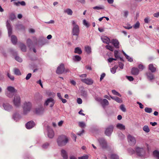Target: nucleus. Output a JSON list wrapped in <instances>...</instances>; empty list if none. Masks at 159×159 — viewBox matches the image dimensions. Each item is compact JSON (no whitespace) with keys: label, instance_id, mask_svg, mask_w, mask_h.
<instances>
[{"label":"nucleus","instance_id":"bf43d9fd","mask_svg":"<svg viewBox=\"0 0 159 159\" xmlns=\"http://www.w3.org/2000/svg\"><path fill=\"white\" fill-rule=\"evenodd\" d=\"M83 112V110L82 109L80 110L79 111V114L80 115H83V116H84L85 114L82 113Z\"/></svg>","mask_w":159,"mask_h":159},{"label":"nucleus","instance_id":"8fccbe9b","mask_svg":"<svg viewBox=\"0 0 159 159\" xmlns=\"http://www.w3.org/2000/svg\"><path fill=\"white\" fill-rule=\"evenodd\" d=\"M125 57L128 59V61L130 62H132L133 61V59L128 56H127H127Z\"/></svg>","mask_w":159,"mask_h":159},{"label":"nucleus","instance_id":"338daca9","mask_svg":"<svg viewBox=\"0 0 159 159\" xmlns=\"http://www.w3.org/2000/svg\"><path fill=\"white\" fill-rule=\"evenodd\" d=\"M72 137L74 138V140H75V141H76V135L74 134H72Z\"/></svg>","mask_w":159,"mask_h":159},{"label":"nucleus","instance_id":"4be33fe9","mask_svg":"<svg viewBox=\"0 0 159 159\" xmlns=\"http://www.w3.org/2000/svg\"><path fill=\"white\" fill-rule=\"evenodd\" d=\"M7 89L9 92L11 93H13L16 91V90H15L13 87L11 86L8 87Z\"/></svg>","mask_w":159,"mask_h":159},{"label":"nucleus","instance_id":"c85d7f7f","mask_svg":"<svg viewBox=\"0 0 159 159\" xmlns=\"http://www.w3.org/2000/svg\"><path fill=\"white\" fill-rule=\"evenodd\" d=\"M143 129L144 131L147 133L149 132L150 131V129L148 127L147 125L144 126L143 127Z\"/></svg>","mask_w":159,"mask_h":159},{"label":"nucleus","instance_id":"5fc2aeb1","mask_svg":"<svg viewBox=\"0 0 159 159\" xmlns=\"http://www.w3.org/2000/svg\"><path fill=\"white\" fill-rule=\"evenodd\" d=\"M116 60V59H114V58H110L108 59V61L110 62H111L112 61H113V60L115 61Z\"/></svg>","mask_w":159,"mask_h":159},{"label":"nucleus","instance_id":"774afa93","mask_svg":"<svg viewBox=\"0 0 159 159\" xmlns=\"http://www.w3.org/2000/svg\"><path fill=\"white\" fill-rule=\"evenodd\" d=\"M63 121H62V120L61 121L58 123V125L59 126H61L63 124Z\"/></svg>","mask_w":159,"mask_h":159},{"label":"nucleus","instance_id":"9b49d317","mask_svg":"<svg viewBox=\"0 0 159 159\" xmlns=\"http://www.w3.org/2000/svg\"><path fill=\"white\" fill-rule=\"evenodd\" d=\"M143 150V149L142 148H137L136 149L135 151L133 150V151L130 150V152L131 154H133L136 152L137 154L139 155H140V153Z\"/></svg>","mask_w":159,"mask_h":159},{"label":"nucleus","instance_id":"680f3d73","mask_svg":"<svg viewBox=\"0 0 159 159\" xmlns=\"http://www.w3.org/2000/svg\"><path fill=\"white\" fill-rule=\"evenodd\" d=\"M20 5L22 6H25V3L24 1L20 2Z\"/></svg>","mask_w":159,"mask_h":159},{"label":"nucleus","instance_id":"20e7f679","mask_svg":"<svg viewBox=\"0 0 159 159\" xmlns=\"http://www.w3.org/2000/svg\"><path fill=\"white\" fill-rule=\"evenodd\" d=\"M128 142L131 145H133L135 144L136 143V140L134 138L132 137L130 135H129L128 136Z\"/></svg>","mask_w":159,"mask_h":159},{"label":"nucleus","instance_id":"5701e85b","mask_svg":"<svg viewBox=\"0 0 159 159\" xmlns=\"http://www.w3.org/2000/svg\"><path fill=\"white\" fill-rule=\"evenodd\" d=\"M111 98L115 100L117 102L120 103H121L122 102V101L121 99L120 98H119L118 97H116L115 98H114L112 97H111Z\"/></svg>","mask_w":159,"mask_h":159},{"label":"nucleus","instance_id":"2f4dec72","mask_svg":"<svg viewBox=\"0 0 159 159\" xmlns=\"http://www.w3.org/2000/svg\"><path fill=\"white\" fill-rule=\"evenodd\" d=\"M65 12H66L69 15H72V10L69 9H66V10L65 11Z\"/></svg>","mask_w":159,"mask_h":159},{"label":"nucleus","instance_id":"473e14b6","mask_svg":"<svg viewBox=\"0 0 159 159\" xmlns=\"http://www.w3.org/2000/svg\"><path fill=\"white\" fill-rule=\"evenodd\" d=\"M81 60V57L79 56H75L74 57V60L75 61H79Z\"/></svg>","mask_w":159,"mask_h":159},{"label":"nucleus","instance_id":"4468645a","mask_svg":"<svg viewBox=\"0 0 159 159\" xmlns=\"http://www.w3.org/2000/svg\"><path fill=\"white\" fill-rule=\"evenodd\" d=\"M34 125V123L33 121H30L26 124V127L28 129L32 128Z\"/></svg>","mask_w":159,"mask_h":159},{"label":"nucleus","instance_id":"72a5a7b5","mask_svg":"<svg viewBox=\"0 0 159 159\" xmlns=\"http://www.w3.org/2000/svg\"><path fill=\"white\" fill-rule=\"evenodd\" d=\"M83 24L86 26L87 27H89V23L87 22L85 20H84L83 21Z\"/></svg>","mask_w":159,"mask_h":159},{"label":"nucleus","instance_id":"2eb2a0df","mask_svg":"<svg viewBox=\"0 0 159 159\" xmlns=\"http://www.w3.org/2000/svg\"><path fill=\"white\" fill-rule=\"evenodd\" d=\"M148 69L152 72L156 71V68L152 64H150L149 65Z\"/></svg>","mask_w":159,"mask_h":159},{"label":"nucleus","instance_id":"7c9ffc66","mask_svg":"<svg viewBox=\"0 0 159 159\" xmlns=\"http://www.w3.org/2000/svg\"><path fill=\"white\" fill-rule=\"evenodd\" d=\"M106 48L107 49L111 51H113V47L111 46L107 45L106 46Z\"/></svg>","mask_w":159,"mask_h":159},{"label":"nucleus","instance_id":"69168bd1","mask_svg":"<svg viewBox=\"0 0 159 159\" xmlns=\"http://www.w3.org/2000/svg\"><path fill=\"white\" fill-rule=\"evenodd\" d=\"M119 66L120 68V69H122L123 68L124 65L122 63H120L119 64Z\"/></svg>","mask_w":159,"mask_h":159},{"label":"nucleus","instance_id":"bb28decb","mask_svg":"<svg viewBox=\"0 0 159 159\" xmlns=\"http://www.w3.org/2000/svg\"><path fill=\"white\" fill-rule=\"evenodd\" d=\"M85 51L88 53H89L91 52V48L89 47L86 46L85 47Z\"/></svg>","mask_w":159,"mask_h":159},{"label":"nucleus","instance_id":"a19ab883","mask_svg":"<svg viewBox=\"0 0 159 159\" xmlns=\"http://www.w3.org/2000/svg\"><path fill=\"white\" fill-rule=\"evenodd\" d=\"M93 8L94 9L97 10H100V9H103V7L102 6H99V7H93Z\"/></svg>","mask_w":159,"mask_h":159},{"label":"nucleus","instance_id":"6e6d98bb","mask_svg":"<svg viewBox=\"0 0 159 159\" xmlns=\"http://www.w3.org/2000/svg\"><path fill=\"white\" fill-rule=\"evenodd\" d=\"M137 103L139 104V107L140 108L142 109L143 108V106L141 103L139 102H137Z\"/></svg>","mask_w":159,"mask_h":159},{"label":"nucleus","instance_id":"6e6552de","mask_svg":"<svg viewBox=\"0 0 159 159\" xmlns=\"http://www.w3.org/2000/svg\"><path fill=\"white\" fill-rule=\"evenodd\" d=\"M113 127L112 125H110L107 128L106 130L105 133L107 136L110 135L113 131Z\"/></svg>","mask_w":159,"mask_h":159},{"label":"nucleus","instance_id":"49530a36","mask_svg":"<svg viewBox=\"0 0 159 159\" xmlns=\"http://www.w3.org/2000/svg\"><path fill=\"white\" fill-rule=\"evenodd\" d=\"M3 106L4 107V108L6 110H8L9 109V108H10L11 107L10 106H7L5 105H3Z\"/></svg>","mask_w":159,"mask_h":159},{"label":"nucleus","instance_id":"f704fd0d","mask_svg":"<svg viewBox=\"0 0 159 159\" xmlns=\"http://www.w3.org/2000/svg\"><path fill=\"white\" fill-rule=\"evenodd\" d=\"M145 111L147 112L150 113L152 111V109L151 108L146 107L145 109Z\"/></svg>","mask_w":159,"mask_h":159},{"label":"nucleus","instance_id":"9d476101","mask_svg":"<svg viewBox=\"0 0 159 159\" xmlns=\"http://www.w3.org/2000/svg\"><path fill=\"white\" fill-rule=\"evenodd\" d=\"M101 39L103 43H105L107 44H108L110 43V39L106 36H102Z\"/></svg>","mask_w":159,"mask_h":159},{"label":"nucleus","instance_id":"58836bf2","mask_svg":"<svg viewBox=\"0 0 159 159\" xmlns=\"http://www.w3.org/2000/svg\"><path fill=\"white\" fill-rule=\"evenodd\" d=\"M111 159H118V157L116 154H112L111 156Z\"/></svg>","mask_w":159,"mask_h":159},{"label":"nucleus","instance_id":"ddd939ff","mask_svg":"<svg viewBox=\"0 0 159 159\" xmlns=\"http://www.w3.org/2000/svg\"><path fill=\"white\" fill-rule=\"evenodd\" d=\"M111 43L116 48H119V42L117 40L113 39L111 40Z\"/></svg>","mask_w":159,"mask_h":159},{"label":"nucleus","instance_id":"c03bdc74","mask_svg":"<svg viewBox=\"0 0 159 159\" xmlns=\"http://www.w3.org/2000/svg\"><path fill=\"white\" fill-rule=\"evenodd\" d=\"M79 125V126L81 128H84L85 126V124L83 122H80Z\"/></svg>","mask_w":159,"mask_h":159},{"label":"nucleus","instance_id":"cd10ccee","mask_svg":"<svg viewBox=\"0 0 159 159\" xmlns=\"http://www.w3.org/2000/svg\"><path fill=\"white\" fill-rule=\"evenodd\" d=\"M102 104L103 105H108L109 104V102L106 99H104L102 101Z\"/></svg>","mask_w":159,"mask_h":159},{"label":"nucleus","instance_id":"864d4df0","mask_svg":"<svg viewBox=\"0 0 159 159\" xmlns=\"http://www.w3.org/2000/svg\"><path fill=\"white\" fill-rule=\"evenodd\" d=\"M105 76V73H102L101 75V77L100 78V80L101 81L104 78V77Z\"/></svg>","mask_w":159,"mask_h":159},{"label":"nucleus","instance_id":"1a4fd4ad","mask_svg":"<svg viewBox=\"0 0 159 159\" xmlns=\"http://www.w3.org/2000/svg\"><path fill=\"white\" fill-rule=\"evenodd\" d=\"M54 100L52 98L48 99L45 102V104L46 105H50L51 107H52L54 105Z\"/></svg>","mask_w":159,"mask_h":159},{"label":"nucleus","instance_id":"6ab92c4d","mask_svg":"<svg viewBox=\"0 0 159 159\" xmlns=\"http://www.w3.org/2000/svg\"><path fill=\"white\" fill-rule=\"evenodd\" d=\"M61 155L64 159L67 158V156L66 154V152L64 150H62L61 151Z\"/></svg>","mask_w":159,"mask_h":159},{"label":"nucleus","instance_id":"3c124183","mask_svg":"<svg viewBox=\"0 0 159 159\" xmlns=\"http://www.w3.org/2000/svg\"><path fill=\"white\" fill-rule=\"evenodd\" d=\"M77 101V103L79 104H81L82 103V100L80 98H78Z\"/></svg>","mask_w":159,"mask_h":159},{"label":"nucleus","instance_id":"a211bd4d","mask_svg":"<svg viewBox=\"0 0 159 159\" xmlns=\"http://www.w3.org/2000/svg\"><path fill=\"white\" fill-rule=\"evenodd\" d=\"M116 127L118 129L121 130H124L125 129V126L121 124H118L116 125Z\"/></svg>","mask_w":159,"mask_h":159},{"label":"nucleus","instance_id":"13d9d810","mask_svg":"<svg viewBox=\"0 0 159 159\" xmlns=\"http://www.w3.org/2000/svg\"><path fill=\"white\" fill-rule=\"evenodd\" d=\"M128 15V12L127 11H125L124 12V16L126 17Z\"/></svg>","mask_w":159,"mask_h":159},{"label":"nucleus","instance_id":"a18cd8bd","mask_svg":"<svg viewBox=\"0 0 159 159\" xmlns=\"http://www.w3.org/2000/svg\"><path fill=\"white\" fill-rule=\"evenodd\" d=\"M116 70V68L115 67H113L111 68V72L112 73L114 74L115 73Z\"/></svg>","mask_w":159,"mask_h":159},{"label":"nucleus","instance_id":"e433bc0d","mask_svg":"<svg viewBox=\"0 0 159 159\" xmlns=\"http://www.w3.org/2000/svg\"><path fill=\"white\" fill-rule=\"evenodd\" d=\"M114 56L117 59L119 58V56L118 55V52L117 51L115 50L114 51Z\"/></svg>","mask_w":159,"mask_h":159},{"label":"nucleus","instance_id":"f3484780","mask_svg":"<svg viewBox=\"0 0 159 159\" xmlns=\"http://www.w3.org/2000/svg\"><path fill=\"white\" fill-rule=\"evenodd\" d=\"M11 40L12 43L14 44H16L17 42L16 37L15 36H12L11 37Z\"/></svg>","mask_w":159,"mask_h":159},{"label":"nucleus","instance_id":"393cba45","mask_svg":"<svg viewBox=\"0 0 159 159\" xmlns=\"http://www.w3.org/2000/svg\"><path fill=\"white\" fill-rule=\"evenodd\" d=\"M14 72L15 74L17 75H20L21 74L20 70L17 68L14 69Z\"/></svg>","mask_w":159,"mask_h":159},{"label":"nucleus","instance_id":"052dcab7","mask_svg":"<svg viewBox=\"0 0 159 159\" xmlns=\"http://www.w3.org/2000/svg\"><path fill=\"white\" fill-rule=\"evenodd\" d=\"M7 26L8 29V28H11L10 24L8 22V21L7 22Z\"/></svg>","mask_w":159,"mask_h":159},{"label":"nucleus","instance_id":"a878e982","mask_svg":"<svg viewBox=\"0 0 159 159\" xmlns=\"http://www.w3.org/2000/svg\"><path fill=\"white\" fill-rule=\"evenodd\" d=\"M138 67L139 68V71H142L144 68V66L141 64H139L138 66Z\"/></svg>","mask_w":159,"mask_h":159},{"label":"nucleus","instance_id":"412c9836","mask_svg":"<svg viewBox=\"0 0 159 159\" xmlns=\"http://www.w3.org/2000/svg\"><path fill=\"white\" fill-rule=\"evenodd\" d=\"M153 154L154 156L157 157L158 159H159V152L155 150L153 152Z\"/></svg>","mask_w":159,"mask_h":159},{"label":"nucleus","instance_id":"de8ad7c7","mask_svg":"<svg viewBox=\"0 0 159 159\" xmlns=\"http://www.w3.org/2000/svg\"><path fill=\"white\" fill-rule=\"evenodd\" d=\"M31 76V73H29L27 75L26 77V80H28L30 79Z\"/></svg>","mask_w":159,"mask_h":159},{"label":"nucleus","instance_id":"4c0bfd02","mask_svg":"<svg viewBox=\"0 0 159 159\" xmlns=\"http://www.w3.org/2000/svg\"><path fill=\"white\" fill-rule=\"evenodd\" d=\"M120 108L123 112L126 111V108H125L124 105L122 104L120 106Z\"/></svg>","mask_w":159,"mask_h":159},{"label":"nucleus","instance_id":"09e8293b","mask_svg":"<svg viewBox=\"0 0 159 159\" xmlns=\"http://www.w3.org/2000/svg\"><path fill=\"white\" fill-rule=\"evenodd\" d=\"M8 76L12 80H13L14 79V77L13 76L11 75L9 73H7Z\"/></svg>","mask_w":159,"mask_h":159},{"label":"nucleus","instance_id":"4d7b16f0","mask_svg":"<svg viewBox=\"0 0 159 159\" xmlns=\"http://www.w3.org/2000/svg\"><path fill=\"white\" fill-rule=\"evenodd\" d=\"M8 34L10 36L11 34L12 33L11 28H8Z\"/></svg>","mask_w":159,"mask_h":159},{"label":"nucleus","instance_id":"b1692460","mask_svg":"<svg viewBox=\"0 0 159 159\" xmlns=\"http://www.w3.org/2000/svg\"><path fill=\"white\" fill-rule=\"evenodd\" d=\"M75 52L80 54L82 53L81 49L79 48H76L75 49Z\"/></svg>","mask_w":159,"mask_h":159},{"label":"nucleus","instance_id":"e2e57ef3","mask_svg":"<svg viewBox=\"0 0 159 159\" xmlns=\"http://www.w3.org/2000/svg\"><path fill=\"white\" fill-rule=\"evenodd\" d=\"M37 83L39 84L42 88L43 87V85L42 84L41 80H39V81H37Z\"/></svg>","mask_w":159,"mask_h":159},{"label":"nucleus","instance_id":"c9c22d12","mask_svg":"<svg viewBox=\"0 0 159 159\" xmlns=\"http://www.w3.org/2000/svg\"><path fill=\"white\" fill-rule=\"evenodd\" d=\"M112 92L114 95H117L120 97L121 96V95L115 90H112Z\"/></svg>","mask_w":159,"mask_h":159},{"label":"nucleus","instance_id":"37998d69","mask_svg":"<svg viewBox=\"0 0 159 159\" xmlns=\"http://www.w3.org/2000/svg\"><path fill=\"white\" fill-rule=\"evenodd\" d=\"M15 59L16 61L19 62H21L22 61V59L19 57L16 56L15 57Z\"/></svg>","mask_w":159,"mask_h":159},{"label":"nucleus","instance_id":"603ef678","mask_svg":"<svg viewBox=\"0 0 159 159\" xmlns=\"http://www.w3.org/2000/svg\"><path fill=\"white\" fill-rule=\"evenodd\" d=\"M127 78L130 81H132L134 80V78L132 76H127Z\"/></svg>","mask_w":159,"mask_h":159},{"label":"nucleus","instance_id":"c756f323","mask_svg":"<svg viewBox=\"0 0 159 159\" xmlns=\"http://www.w3.org/2000/svg\"><path fill=\"white\" fill-rule=\"evenodd\" d=\"M20 47L21 50L22 51L25 52L26 51V46L25 45L21 44L20 45Z\"/></svg>","mask_w":159,"mask_h":159},{"label":"nucleus","instance_id":"f8f14e48","mask_svg":"<svg viewBox=\"0 0 159 159\" xmlns=\"http://www.w3.org/2000/svg\"><path fill=\"white\" fill-rule=\"evenodd\" d=\"M139 70L137 68L133 67L131 70V73L133 75H137L139 73Z\"/></svg>","mask_w":159,"mask_h":159},{"label":"nucleus","instance_id":"7ed1b4c3","mask_svg":"<svg viewBox=\"0 0 159 159\" xmlns=\"http://www.w3.org/2000/svg\"><path fill=\"white\" fill-rule=\"evenodd\" d=\"M31 104L30 102L25 103L23 108L24 113L26 114L27 112L29 111L31 109Z\"/></svg>","mask_w":159,"mask_h":159},{"label":"nucleus","instance_id":"dca6fc26","mask_svg":"<svg viewBox=\"0 0 159 159\" xmlns=\"http://www.w3.org/2000/svg\"><path fill=\"white\" fill-rule=\"evenodd\" d=\"M147 75L148 79L150 80H152L154 78L153 75L150 72L147 73Z\"/></svg>","mask_w":159,"mask_h":159},{"label":"nucleus","instance_id":"423d86ee","mask_svg":"<svg viewBox=\"0 0 159 159\" xmlns=\"http://www.w3.org/2000/svg\"><path fill=\"white\" fill-rule=\"evenodd\" d=\"M64 66L63 64H61L58 66L56 72L58 74H61L64 71Z\"/></svg>","mask_w":159,"mask_h":159},{"label":"nucleus","instance_id":"ea45409f","mask_svg":"<svg viewBox=\"0 0 159 159\" xmlns=\"http://www.w3.org/2000/svg\"><path fill=\"white\" fill-rule=\"evenodd\" d=\"M140 25L139 23V22H137L134 25L133 27L135 29H137L139 27Z\"/></svg>","mask_w":159,"mask_h":159},{"label":"nucleus","instance_id":"aec40b11","mask_svg":"<svg viewBox=\"0 0 159 159\" xmlns=\"http://www.w3.org/2000/svg\"><path fill=\"white\" fill-rule=\"evenodd\" d=\"M48 137L50 138H53L54 135V133L53 131L52 130H50L48 131Z\"/></svg>","mask_w":159,"mask_h":159},{"label":"nucleus","instance_id":"39448f33","mask_svg":"<svg viewBox=\"0 0 159 159\" xmlns=\"http://www.w3.org/2000/svg\"><path fill=\"white\" fill-rule=\"evenodd\" d=\"M13 102L14 105L16 106H18L20 105V98L19 96H15Z\"/></svg>","mask_w":159,"mask_h":159},{"label":"nucleus","instance_id":"0e129e2a","mask_svg":"<svg viewBox=\"0 0 159 159\" xmlns=\"http://www.w3.org/2000/svg\"><path fill=\"white\" fill-rule=\"evenodd\" d=\"M153 15L155 17H158L159 16V12L154 14Z\"/></svg>","mask_w":159,"mask_h":159},{"label":"nucleus","instance_id":"79ce46f5","mask_svg":"<svg viewBox=\"0 0 159 159\" xmlns=\"http://www.w3.org/2000/svg\"><path fill=\"white\" fill-rule=\"evenodd\" d=\"M89 156L88 155H85L81 157H79L78 159H88Z\"/></svg>","mask_w":159,"mask_h":159},{"label":"nucleus","instance_id":"f257e3e1","mask_svg":"<svg viewBox=\"0 0 159 159\" xmlns=\"http://www.w3.org/2000/svg\"><path fill=\"white\" fill-rule=\"evenodd\" d=\"M68 141V139L66 136L62 135L60 136L57 140V142L59 146L65 145Z\"/></svg>","mask_w":159,"mask_h":159},{"label":"nucleus","instance_id":"0eeeda50","mask_svg":"<svg viewBox=\"0 0 159 159\" xmlns=\"http://www.w3.org/2000/svg\"><path fill=\"white\" fill-rule=\"evenodd\" d=\"M81 80L83 83L89 85L92 84L93 82V80L91 79H81Z\"/></svg>","mask_w":159,"mask_h":159},{"label":"nucleus","instance_id":"f03ea898","mask_svg":"<svg viewBox=\"0 0 159 159\" xmlns=\"http://www.w3.org/2000/svg\"><path fill=\"white\" fill-rule=\"evenodd\" d=\"M73 28L72 30V34L73 35H78L79 33V26L75 24V21L74 20L72 21Z\"/></svg>","mask_w":159,"mask_h":159}]
</instances>
